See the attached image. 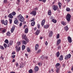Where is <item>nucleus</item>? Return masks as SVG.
<instances>
[{"mask_svg": "<svg viewBox=\"0 0 73 73\" xmlns=\"http://www.w3.org/2000/svg\"><path fill=\"white\" fill-rule=\"evenodd\" d=\"M16 57V56L15 55H14L12 56V57L13 58H15V57Z\"/></svg>", "mask_w": 73, "mask_h": 73, "instance_id": "obj_54", "label": "nucleus"}, {"mask_svg": "<svg viewBox=\"0 0 73 73\" xmlns=\"http://www.w3.org/2000/svg\"><path fill=\"white\" fill-rule=\"evenodd\" d=\"M22 50H24L25 48V46L24 45H23L22 47Z\"/></svg>", "mask_w": 73, "mask_h": 73, "instance_id": "obj_32", "label": "nucleus"}, {"mask_svg": "<svg viewBox=\"0 0 73 73\" xmlns=\"http://www.w3.org/2000/svg\"><path fill=\"white\" fill-rule=\"evenodd\" d=\"M16 66H19V64L17 63V62L16 63Z\"/></svg>", "mask_w": 73, "mask_h": 73, "instance_id": "obj_57", "label": "nucleus"}, {"mask_svg": "<svg viewBox=\"0 0 73 73\" xmlns=\"http://www.w3.org/2000/svg\"><path fill=\"white\" fill-rule=\"evenodd\" d=\"M35 18H33L32 20H31V22L33 21H35Z\"/></svg>", "mask_w": 73, "mask_h": 73, "instance_id": "obj_55", "label": "nucleus"}, {"mask_svg": "<svg viewBox=\"0 0 73 73\" xmlns=\"http://www.w3.org/2000/svg\"><path fill=\"white\" fill-rule=\"evenodd\" d=\"M60 61H62L63 60V56L61 55L59 58Z\"/></svg>", "mask_w": 73, "mask_h": 73, "instance_id": "obj_22", "label": "nucleus"}, {"mask_svg": "<svg viewBox=\"0 0 73 73\" xmlns=\"http://www.w3.org/2000/svg\"><path fill=\"white\" fill-rule=\"evenodd\" d=\"M68 40L70 43L72 42V38L70 36H68L67 37Z\"/></svg>", "mask_w": 73, "mask_h": 73, "instance_id": "obj_9", "label": "nucleus"}, {"mask_svg": "<svg viewBox=\"0 0 73 73\" xmlns=\"http://www.w3.org/2000/svg\"><path fill=\"white\" fill-rule=\"evenodd\" d=\"M60 42H61V40L58 39L57 42V44H56L57 45H58Z\"/></svg>", "mask_w": 73, "mask_h": 73, "instance_id": "obj_18", "label": "nucleus"}, {"mask_svg": "<svg viewBox=\"0 0 73 73\" xmlns=\"http://www.w3.org/2000/svg\"><path fill=\"white\" fill-rule=\"evenodd\" d=\"M48 42H47V41H46L45 43V44L46 45V46L48 45Z\"/></svg>", "mask_w": 73, "mask_h": 73, "instance_id": "obj_51", "label": "nucleus"}, {"mask_svg": "<svg viewBox=\"0 0 73 73\" xmlns=\"http://www.w3.org/2000/svg\"><path fill=\"white\" fill-rule=\"evenodd\" d=\"M6 29H3L2 31V32L3 33H4L6 32Z\"/></svg>", "mask_w": 73, "mask_h": 73, "instance_id": "obj_36", "label": "nucleus"}, {"mask_svg": "<svg viewBox=\"0 0 73 73\" xmlns=\"http://www.w3.org/2000/svg\"><path fill=\"white\" fill-rule=\"evenodd\" d=\"M40 52H41V49L39 50L37 52H36V53H39Z\"/></svg>", "mask_w": 73, "mask_h": 73, "instance_id": "obj_45", "label": "nucleus"}, {"mask_svg": "<svg viewBox=\"0 0 73 73\" xmlns=\"http://www.w3.org/2000/svg\"><path fill=\"white\" fill-rule=\"evenodd\" d=\"M64 29L66 31H67L68 30V26H66L64 28Z\"/></svg>", "mask_w": 73, "mask_h": 73, "instance_id": "obj_30", "label": "nucleus"}, {"mask_svg": "<svg viewBox=\"0 0 73 73\" xmlns=\"http://www.w3.org/2000/svg\"><path fill=\"white\" fill-rule=\"evenodd\" d=\"M12 54H13V55L15 54V52H13L12 53Z\"/></svg>", "mask_w": 73, "mask_h": 73, "instance_id": "obj_63", "label": "nucleus"}, {"mask_svg": "<svg viewBox=\"0 0 73 73\" xmlns=\"http://www.w3.org/2000/svg\"><path fill=\"white\" fill-rule=\"evenodd\" d=\"M4 3H7V0H4Z\"/></svg>", "mask_w": 73, "mask_h": 73, "instance_id": "obj_52", "label": "nucleus"}, {"mask_svg": "<svg viewBox=\"0 0 73 73\" xmlns=\"http://www.w3.org/2000/svg\"><path fill=\"white\" fill-rule=\"evenodd\" d=\"M52 21L54 23H57V21H56V20H55L54 19H52Z\"/></svg>", "mask_w": 73, "mask_h": 73, "instance_id": "obj_31", "label": "nucleus"}, {"mask_svg": "<svg viewBox=\"0 0 73 73\" xmlns=\"http://www.w3.org/2000/svg\"><path fill=\"white\" fill-rule=\"evenodd\" d=\"M38 44H36L35 46V50H37V49H38Z\"/></svg>", "mask_w": 73, "mask_h": 73, "instance_id": "obj_14", "label": "nucleus"}, {"mask_svg": "<svg viewBox=\"0 0 73 73\" xmlns=\"http://www.w3.org/2000/svg\"><path fill=\"white\" fill-rule=\"evenodd\" d=\"M9 44L10 45H12L13 44V41L12 40H11L10 41Z\"/></svg>", "mask_w": 73, "mask_h": 73, "instance_id": "obj_42", "label": "nucleus"}, {"mask_svg": "<svg viewBox=\"0 0 73 73\" xmlns=\"http://www.w3.org/2000/svg\"><path fill=\"white\" fill-rule=\"evenodd\" d=\"M4 45L5 48H6L7 47V44H6L5 43L4 44Z\"/></svg>", "mask_w": 73, "mask_h": 73, "instance_id": "obj_47", "label": "nucleus"}, {"mask_svg": "<svg viewBox=\"0 0 73 73\" xmlns=\"http://www.w3.org/2000/svg\"><path fill=\"white\" fill-rule=\"evenodd\" d=\"M22 37L23 39H24L25 40H26L27 42H29V39H28V38L27 36H26V35L23 34L22 36Z\"/></svg>", "mask_w": 73, "mask_h": 73, "instance_id": "obj_2", "label": "nucleus"}, {"mask_svg": "<svg viewBox=\"0 0 73 73\" xmlns=\"http://www.w3.org/2000/svg\"><path fill=\"white\" fill-rule=\"evenodd\" d=\"M11 13L13 16H15V15L16 14V13L15 11L12 12V13Z\"/></svg>", "mask_w": 73, "mask_h": 73, "instance_id": "obj_29", "label": "nucleus"}, {"mask_svg": "<svg viewBox=\"0 0 73 73\" xmlns=\"http://www.w3.org/2000/svg\"><path fill=\"white\" fill-rule=\"evenodd\" d=\"M21 45V42L20 41L18 42L16 44V46H20Z\"/></svg>", "mask_w": 73, "mask_h": 73, "instance_id": "obj_11", "label": "nucleus"}, {"mask_svg": "<svg viewBox=\"0 0 73 73\" xmlns=\"http://www.w3.org/2000/svg\"><path fill=\"white\" fill-rule=\"evenodd\" d=\"M28 72L29 73H33V70H32V69H30L29 70Z\"/></svg>", "mask_w": 73, "mask_h": 73, "instance_id": "obj_34", "label": "nucleus"}, {"mask_svg": "<svg viewBox=\"0 0 73 73\" xmlns=\"http://www.w3.org/2000/svg\"><path fill=\"white\" fill-rule=\"evenodd\" d=\"M31 15H33L34 16L36 15V11H33L30 13Z\"/></svg>", "mask_w": 73, "mask_h": 73, "instance_id": "obj_6", "label": "nucleus"}, {"mask_svg": "<svg viewBox=\"0 0 73 73\" xmlns=\"http://www.w3.org/2000/svg\"><path fill=\"white\" fill-rule=\"evenodd\" d=\"M22 25H23V23H21L19 24V27H21L22 26Z\"/></svg>", "mask_w": 73, "mask_h": 73, "instance_id": "obj_53", "label": "nucleus"}, {"mask_svg": "<svg viewBox=\"0 0 73 73\" xmlns=\"http://www.w3.org/2000/svg\"><path fill=\"white\" fill-rule=\"evenodd\" d=\"M17 18L20 21L23 23L25 20V19L24 17L21 15L20 14L19 15L17 16Z\"/></svg>", "mask_w": 73, "mask_h": 73, "instance_id": "obj_1", "label": "nucleus"}, {"mask_svg": "<svg viewBox=\"0 0 73 73\" xmlns=\"http://www.w3.org/2000/svg\"><path fill=\"white\" fill-rule=\"evenodd\" d=\"M25 56H26V57H28V54H25Z\"/></svg>", "mask_w": 73, "mask_h": 73, "instance_id": "obj_61", "label": "nucleus"}, {"mask_svg": "<svg viewBox=\"0 0 73 73\" xmlns=\"http://www.w3.org/2000/svg\"><path fill=\"white\" fill-rule=\"evenodd\" d=\"M0 49H2V50H4V48L2 46H0Z\"/></svg>", "mask_w": 73, "mask_h": 73, "instance_id": "obj_40", "label": "nucleus"}, {"mask_svg": "<svg viewBox=\"0 0 73 73\" xmlns=\"http://www.w3.org/2000/svg\"><path fill=\"white\" fill-rule=\"evenodd\" d=\"M42 2H43V3H45V2H46V0H42Z\"/></svg>", "mask_w": 73, "mask_h": 73, "instance_id": "obj_58", "label": "nucleus"}, {"mask_svg": "<svg viewBox=\"0 0 73 73\" xmlns=\"http://www.w3.org/2000/svg\"><path fill=\"white\" fill-rule=\"evenodd\" d=\"M5 43H6V44H8V39H6L5 41Z\"/></svg>", "mask_w": 73, "mask_h": 73, "instance_id": "obj_41", "label": "nucleus"}, {"mask_svg": "<svg viewBox=\"0 0 73 73\" xmlns=\"http://www.w3.org/2000/svg\"><path fill=\"white\" fill-rule=\"evenodd\" d=\"M40 30H37V31L36 32L35 34L36 35H38L39 34V33H40Z\"/></svg>", "mask_w": 73, "mask_h": 73, "instance_id": "obj_16", "label": "nucleus"}, {"mask_svg": "<svg viewBox=\"0 0 73 73\" xmlns=\"http://www.w3.org/2000/svg\"><path fill=\"white\" fill-rule=\"evenodd\" d=\"M23 67H24V65L23 64H21L20 66V67L21 68H23Z\"/></svg>", "mask_w": 73, "mask_h": 73, "instance_id": "obj_50", "label": "nucleus"}, {"mask_svg": "<svg viewBox=\"0 0 73 73\" xmlns=\"http://www.w3.org/2000/svg\"><path fill=\"white\" fill-rule=\"evenodd\" d=\"M14 23L15 24H17V25L19 24V21H18V20L17 19H16L14 21Z\"/></svg>", "mask_w": 73, "mask_h": 73, "instance_id": "obj_15", "label": "nucleus"}, {"mask_svg": "<svg viewBox=\"0 0 73 73\" xmlns=\"http://www.w3.org/2000/svg\"><path fill=\"white\" fill-rule=\"evenodd\" d=\"M70 8L68 7H67L66 8V11H67V12H69V11H70Z\"/></svg>", "mask_w": 73, "mask_h": 73, "instance_id": "obj_39", "label": "nucleus"}, {"mask_svg": "<svg viewBox=\"0 0 73 73\" xmlns=\"http://www.w3.org/2000/svg\"><path fill=\"white\" fill-rule=\"evenodd\" d=\"M34 10H36V11L37 10H38V8H37V7H36L35 9H34Z\"/></svg>", "mask_w": 73, "mask_h": 73, "instance_id": "obj_60", "label": "nucleus"}, {"mask_svg": "<svg viewBox=\"0 0 73 73\" xmlns=\"http://www.w3.org/2000/svg\"><path fill=\"white\" fill-rule=\"evenodd\" d=\"M61 24H62L63 25H65L66 24V23L65 22H64L63 21H62L61 22Z\"/></svg>", "mask_w": 73, "mask_h": 73, "instance_id": "obj_24", "label": "nucleus"}, {"mask_svg": "<svg viewBox=\"0 0 73 73\" xmlns=\"http://www.w3.org/2000/svg\"><path fill=\"white\" fill-rule=\"evenodd\" d=\"M15 62V59H13V61H12V62Z\"/></svg>", "mask_w": 73, "mask_h": 73, "instance_id": "obj_62", "label": "nucleus"}, {"mask_svg": "<svg viewBox=\"0 0 73 73\" xmlns=\"http://www.w3.org/2000/svg\"><path fill=\"white\" fill-rule=\"evenodd\" d=\"M58 5H59V8H60V9H61V5H62V4H61L60 2H59V3H58Z\"/></svg>", "mask_w": 73, "mask_h": 73, "instance_id": "obj_27", "label": "nucleus"}, {"mask_svg": "<svg viewBox=\"0 0 73 73\" xmlns=\"http://www.w3.org/2000/svg\"><path fill=\"white\" fill-rule=\"evenodd\" d=\"M10 35H11V33H10V32H8L6 33V35H7V36H10Z\"/></svg>", "mask_w": 73, "mask_h": 73, "instance_id": "obj_38", "label": "nucleus"}, {"mask_svg": "<svg viewBox=\"0 0 73 73\" xmlns=\"http://www.w3.org/2000/svg\"><path fill=\"white\" fill-rule=\"evenodd\" d=\"M35 25V22L34 21L31 23L32 26H33Z\"/></svg>", "mask_w": 73, "mask_h": 73, "instance_id": "obj_35", "label": "nucleus"}, {"mask_svg": "<svg viewBox=\"0 0 73 73\" xmlns=\"http://www.w3.org/2000/svg\"><path fill=\"white\" fill-rule=\"evenodd\" d=\"M20 46H16L15 48L16 51L18 52H19V51H20Z\"/></svg>", "mask_w": 73, "mask_h": 73, "instance_id": "obj_8", "label": "nucleus"}, {"mask_svg": "<svg viewBox=\"0 0 73 73\" xmlns=\"http://www.w3.org/2000/svg\"><path fill=\"white\" fill-rule=\"evenodd\" d=\"M70 57H71V55L69 54L65 56V60H67V59H68V58H70Z\"/></svg>", "mask_w": 73, "mask_h": 73, "instance_id": "obj_4", "label": "nucleus"}, {"mask_svg": "<svg viewBox=\"0 0 73 73\" xmlns=\"http://www.w3.org/2000/svg\"><path fill=\"white\" fill-rule=\"evenodd\" d=\"M60 37V34H58L56 35V38H58Z\"/></svg>", "mask_w": 73, "mask_h": 73, "instance_id": "obj_43", "label": "nucleus"}, {"mask_svg": "<svg viewBox=\"0 0 73 73\" xmlns=\"http://www.w3.org/2000/svg\"><path fill=\"white\" fill-rule=\"evenodd\" d=\"M37 27L38 29H40V25L39 24H38L37 25Z\"/></svg>", "mask_w": 73, "mask_h": 73, "instance_id": "obj_48", "label": "nucleus"}, {"mask_svg": "<svg viewBox=\"0 0 73 73\" xmlns=\"http://www.w3.org/2000/svg\"><path fill=\"white\" fill-rule=\"evenodd\" d=\"M3 24L5 25H7L8 24V21H7V20H6V21L4 22Z\"/></svg>", "mask_w": 73, "mask_h": 73, "instance_id": "obj_23", "label": "nucleus"}, {"mask_svg": "<svg viewBox=\"0 0 73 73\" xmlns=\"http://www.w3.org/2000/svg\"><path fill=\"white\" fill-rule=\"evenodd\" d=\"M8 17L10 18V19H13V16H12V14H10L9 15H8Z\"/></svg>", "mask_w": 73, "mask_h": 73, "instance_id": "obj_12", "label": "nucleus"}, {"mask_svg": "<svg viewBox=\"0 0 73 73\" xmlns=\"http://www.w3.org/2000/svg\"><path fill=\"white\" fill-rule=\"evenodd\" d=\"M57 69L56 70V72L57 73H59V70H60V68H56Z\"/></svg>", "mask_w": 73, "mask_h": 73, "instance_id": "obj_37", "label": "nucleus"}, {"mask_svg": "<svg viewBox=\"0 0 73 73\" xmlns=\"http://www.w3.org/2000/svg\"><path fill=\"white\" fill-rule=\"evenodd\" d=\"M49 27V25H45L44 26V28H45V29H46L47 28H48Z\"/></svg>", "mask_w": 73, "mask_h": 73, "instance_id": "obj_28", "label": "nucleus"}, {"mask_svg": "<svg viewBox=\"0 0 73 73\" xmlns=\"http://www.w3.org/2000/svg\"><path fill=\"white\" fill-rule=\"evenodd\" d=\"M71 18V15L69 14L67 15L66 17V19L68 21H70Z\"/></svg>", "mask_w": 73, "mask_h": 73, "instance_id": "obj_3", "label": "nucleus"}, {"mask_svg": "<svg viewBox=\"0 0 73 73\" xmlns=\"http://www.w3.org/2000/svg\"><path fill=\"white\" fill-rule=\"evenodd\" d=\"M52 35H53V32H52V31H51L49 33L48 36H49V37H52Z\"/></svg>", "mask_w": 73, "mask_h": 73, "instance_id": "obj_10", "label": "nucleus"}, {"mask_svg": "<svg viewBox=\"0 0 73 73\" xmlns=\"http://www.w3.org/2000/svg\"><path fill=\"white\" fill-rule=\"evenodd\" d=\"M60 64L59 63H57L56 64V69H57V68H58V67L60 66Z\"/></svg>", "mask_w": 73, "mask_h": 73, "instance_id": "obj_21", "label": "nucleus"}, {"mask_svg": "<svg viewBox=\"0 0 73 73\" xmlns=\"http://www.w3.org/2000/svg\"><path fill=\"white\" fill-rule=\"evenodd\" d=\"M60 52H59V51L58 52L56 53V55L57 57H59V56H60Z\"/></svg>", "mask_w": 73, "mask_h": 73, "instance_id": "obj_20", "label": "nucleus"}, {"mask_svg": "<svg viewBox=\"0 0 73 73\" xmlns=\"http://www.w3.org/2000/svg\"><path fill=\"white\" fill-rule=\"evenodd\" d=\"M45 20L43 19L42 21L41 22V25L42 26H43L44 25V24L45 23Z\"/></svg>", "mask_w": 73, "mask_h": 73, "instance_id": "obj_19", "label": "nucleus"}, {"mask_svg": "<svg viewBox=\"0 0 73 73\" xmlns=\"http://www.w3.org/2000/svg\"><path fill=\"white\" fill-rule=\"evenodd\" d=\"M28 32V29L27 28H26L25 29V33H27Z\"/></svg>", "mask_w": 73, "mask_h": 73, "instance_id": "obj_26", "label": "nucleus"}, {"mask_svg": "<svg viewBox=\"0 0 73 73\" xmlns=\"http://www.w3.org/2000/svg\"><path fill=\"white\" fill-rule=\"evenodd\" d=\"M4 21H5L3 20H1V22L2 24H4Z\"/></svg>", "mask_w": 73, "mask_h": 73, "instance_id": "obj_49", "label": "nucleus"}, {"mask_svg": "<svg viewBox=\"0 0 73 73\" xmlns=\"http://www.w3.org/2000/svg\"><path fill=\"white\" fill-rule=\"evenodd\" d=\"M15 27L13 26L11 30V33H13V31H14L15 30Z\"/></svg>", "mask_w": 73, "mask_h": 73, "instance_id": "obj_13", "label": "nucleus"}, {"mask_svg": "<svg viewBox=\"0 0 73 73\" xmlns=\"http://www.w3.org/2000/svg\"><path fill=\"white\" fill-rule=\"evenodd\" d=\"M52 8L54 11H56L58 8V7L56 5H54L52 7Z\"/></svg>", "mask_w": 73, "mask_h": 73, "instance_id": "obj_5", "label": "nucleus"}, {"mask_svg": "<svg viewBox=\"0 0 73 73\" xmlns=\"http://www.w3.org/2000/svg\"><path fill=\"white\" fill-rule=\"evenodd\" d=\"M40 58L41 59V60H43L44 58V59H46V60H47L48 57L45 56H44L43 55L41 56Z\"/></svg>", "mask_w": 73, "mask_h": 73, "instance_id": "obj_7", "label": "nucleus"}, {"mask_svg": "<svg viewBox=\"0 0 73 73\" xmlns=\"http://www.w3.org/2000/svg\"><path fill=\"white\" fill-rule=\"evenodd\" d=\"M51 72H54L53 69L52 68L51 69Z\"/></svg>", "mask_w": 73, "mask_h": 73, "instance_id": "obj_64", "label": "nucleus"}, {"mask_svg": "<svg viewBox=\"0 0 73 73\" xmlns=\"http://www.w3.org/2000/svg\"><path fill=\"white\" fill-rule=\"evenodd\" d=\"M0 58L2 59V60H4V57H3L2 56H1Z\"/></svg>", "mask_w": 73, "mask_h": 73, "instance_id": "obj_59", "label": "nucleus"}, {"mask_svg": "<svg viewBox=\"0 0 73 73\" xmlns=\"http://www.w3.org/2000/svg\"><path fill=\"white\" fill-rule=\"evenodd\" d=\"M35 72H37L38 70V67L37 66H36L35 68Z\"/></svg>", "mask_w": 73, "mask_h": 73, "instance_id": "obj_17", "label": "nucleus"}, {"mask_svg": "<svg viewBox=\"0 0 73 73\" xmlns=\"http://www.w3.org/2000/svg\"><path fill=\"white\" fill-rule=\"evenodd\" d=\"M22 42L23 44L25 45H26L27 44V42L25 41V40H23L22 41Z\"/></svg>", "mask_w": 73, "mask_h": 73, "instance_id": "obj_25", "label": "nucleus"}, {"mask_svg": "<svg viewBox=\"0 0 73 73\" xmlns=\"http://www.w3.org/2000/svg\"><path fill=\"white\" fill-rule=\"evenodd\" d=\"M52 13V12H51V11H48V14L49 16H50L51 15V14Z\"/></svg>", "mask_w": 73, "mask_h": 73, "instance_id": "obj_33", "label": "nucleus"}, {"mask_svg": "<svg viewBox=\"0 0 73 73\" xmlns=\"http://www.w3.org/2000/svg\"><path fill=\"white\" fill-rule=\"evenodd\" d=\"M27 51L28 52H30V49L29 48V47L27 48Z\"/></svg>", "mask_w": 73, "mask_h": 73, "instance_id": "obj_46", "label": "nucleus"}, {"mask_svg": "<svg viewBox=\"0 0 73 73\" xmlns=\"http://www.w3.org/2000/svg\"><path fill=\"white\" fill-rule=\"evenodd\" d=\"M61 48V46H58V47L57 48L58 49H60Z\"/></svg>", "mask_w": 73, "mask_h": 73, "instance_id": "obj_56", "label": "nucleus"}, {"mask_svg": "<svg viewBox=\"0 0 73 73\" xmlns=\"http://www.w3.org/2000/svg\"><path fill=\"white\" fill-rule=\"evenodd\" d=\"M9 22H10V24H12V19H9Z\"/></svg>", "mask_w": 73, "mask_h": 73, "instance_id": "obj_44", "label": "nucleus"}]
</instances>
